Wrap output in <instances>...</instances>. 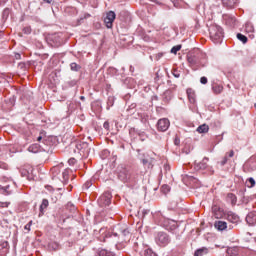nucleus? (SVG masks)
Masks as SVG:
<instances>
[{"label":"nucleus","mask_w":256,"mask_h":256,"mask_svg":"<svg viewBox=\"0 0 256 256\" xmlns=\"http://www.w3.org/2000/svg\"><path fill=\"white\" fill-rule=\"evenodd\" d=\"M115 17H116V14L115 12L113 11H109L107 14H106V17L104 19V23L107 27V29H112L113 27V21H115Z\"/></svg>","instance_id":"obj_1"},{"label":"nucleus","mask_w":256,"mask_h":256,"mask_svg":"<svg viewBox=\"0 0 256 256\" xmlns=\"http://www.w3.org/2000/svg\"><path fill=\"white\" fill-rule=\"evenodd\" d=\"M170 122L167 119H160L158 121V129L159 131H167L169 129Z\"/></svg>","instance_id":"obj_2"},{"label":"nucleus","mask_w":256,"mask_h":256,"mask_svg":"<svg viewBox=\"0 0 256 256\" xmlns=\"http://www.w3.org/2000/svg\"><path fill=\"white\" fill-rule=\"evenodd\" d=\"M214 213H215L216 219H223L227 217V214L221 208H215Z\"/></svg>","instance_id":"obj_3"},{"label":"nucleus","mask_w":256,"mask_h":256,"mask_svg":"<svg viewBox=\"0 0 256 256\" xmlns=\"http://www.w3.org/2000/svg\"><path fill=\"white\" fill-rule=\"evenodd\" d=\"M246 221H247V223H249V225H255V223H256V213L255 212H250L246 217Z\"/></svg>","instance_id":"obj_4"},{"label":"nucleus","mask_w":256,"mask_h":256,"mask_svg":"<svg viewBox=\"0 0 256 256\" xmlns=\"http://www.w3.org/2000/svg\"><path fill=\"white\" fill-rule=\"evenodd\" d=\"M215 227L216 229H218V231H225V229H227V223L223 221H218L215 223Z\"/></svg>","instance_id":"obj_5"},{"label":"nucleus","mask_w":256,"mask_h":256,"mask_svg":"<svg viewBox=\"0 0 256 256\" xmlns=\"http://www.w3.org/2000/svg\"><path fill=\"white\" fill-rule=\"evenodd\" d=\"M198 133H208L209 132V126L207 124H202L197 128Z\"/></svg>","instance_id":"obj_6"},{"label":"nucleus","mask_w":256,"mask_h":256,"mask_svg":"<svg viewBox=\"0 0 256 256\" xmlns=\"http://www.w3.org/2000/svg\"><path fill=\"white\" fill-rule=\"evenodd\" d=\"M203 255H207V249H205V248L198 249L195 252V256H203Z\"/></svg>","instance_id":"obj_7"},{"label":"nucleus","mask_w":256,"mask_h":256,"mask_svg":"<svg viewBox=\"0 0 256 256\" xmlns=\"http://www.w3.org/2000/svg\"><path fill=\"white\" fill-rule=\"evenodd\" d=\"M181 47H182L181 45H176V46L172 47L171 53H173L174 55H177V52L181 51Z\"/></svg>","instance_id":"obj_8"},{"label":"nucleus","mask_w":256,"mask_h":256,"mask_svg":"<svg viewBox=\"0 0 256 256\" xmlns=\"http://www.w3.org/2000/svg\"><path fill=\"white\" fill-rule=\"evenodd\" d=\"M237 38L239 39V41H242V43H246L247 42V38L243 34H237Z\"/></svg>","instance_id":"obj_9"},{"label":"nucleus","mask_w":256,"mask_h":256,"mask_svg":"<svg viewBox=\"0 0 256 256\" xmlns=\"http://www.w3.org/2000/svg\"><path fill=\"white\" fill-rule=\"evenodd\" d=\"M215 93H221L223 91V86L217 85L214 86Z\"/></svg>","instance_id":"obj_10"},{"label":"nucleus","mask_w":256,"mask_h":256,"mask_svg":"<svg viewBox=\"0 0 256 256\" xmlns=\"http://www.w3.org/2000/svg\"><path fill=\"white\" fill-rule=\"evenodd\" d=\"M228 219H229V221H237V219H239V217H237V216H235V215H229L228 216Z\"/></svg>","instance_id":"obj_11"},{"label":"nucleus","mask_w":256,"mask_h":256,"mask_svg":"<svg viewBox=\"0 0 256 256\" xmlns=\"http://www.w3.org/2000/svg\"><path fill=\"white\" fill-rule=\"evenodd\" d=\"M200 82L202 83V85H207V78L206 77H201Z\"/></svg>","instance_id":"obj_12"},{"label":"nucleus","mask_w":256,"mask_h":256,"mask_svg":"<svg viewBox=\"0 0 256 256\" xmlns=\"http://www.w3.org/2000/svg\"><path fill=\"white\" fill-rule=\"evenodd\" d=\"M224 3H226V5H233V3H235V0H224Z\"/></svg>","instance_id":"obj_13"},{"label":"nucleus","mask_w":256,"mask_h":256,"mask_svg":"<svg viewBox=\"0 0 256 256\" xmlns=\"http://www.w3.org/2000/svg\"><path fill=\"white\" fill-rule=\"evenodd\" d=\"M249 181L251 183V187H255V179L249 178Z\"/></svg>","instance_id":"obj_14"},{"label":"nucleus","mask_w":256,"mask_h":256,"mask_svg":"<svg viewBox=\"0 0 256 256\" xmlns=\"http://www.w3.org/2000/svg\"><path fill=\"white\" fill-rule=\"evenodd\" d=\"M104 127H105V129H109V122H105Z\"/></svg>","instance_id":"obj_15"},{"label":"nucleus","mask_w":256,"mask_h":256,"mask_svg":"<svg viewBox=\"0 0 256 256\" xmlns=\"http://www.w3.org/2000/svg\"><path fill=\"white\" fill-rule=\"evenodd\" d=\"M72 69H77V64H72Z\"/></svg>","instance_id":"obj_16"},{"label":"nucleus","mask_w":256,"mask_h":256,"mask_svg":"<svg viewBox=\"0 0 256 256\" xmlns=\"http://www.w3.org/2000/svg\"><path fill=\"white\" fill-rule=\"evenodd\" d=\"M233 155H234V152L231 151L229 156H230V157H233Z\"/></svg>","instance_id":"obj_17"},{"label":"nucleus","mask_w":256,"mask_h":256,"mask_svg":"<svg viewBox=\"0 0 256 256\" xmlns=\"http://www.w3.org/2000/svg\"><path fill=\"white\" fill-rule=\"evenodd\" d=\"M48 203H49V202L44 201V202H43V205L47 206V205H48Z\"/></svg>","instance_id":"obj_18"},{"label":"nucleus","mask_w":256,"mask_h":256,"mask_svg":"<svg viewBox=\"0 0 256 256\" xmlns=\"http://www.w3.org/2000/svg\"><path fill=\"white\" fill-rule=\"evenodd\" d=\"M41 139H42V138H41V136H40V137H38V141H41Z\"/></svg>","instance_id":"obj_19"},{"label":"nucleus","mask_w":256,"mask_h":256,"mask_svg":"<svg viewBox=\"0 0 256 256\" xmlns=\"http://www.w3.org/2000/svg\"><path fill=\"white\" fill-rule=\"evenodd\" d=\"M192 101L194 102V101H195V99H194V98H192Z\"/></svg>","instance_id":"obj_20"}]
</instances>
